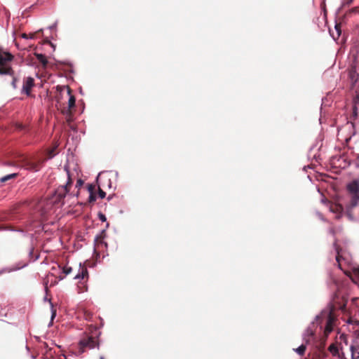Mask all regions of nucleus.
Returning a JSON list of instances; mask_svg holds the SVG:
<instances>
[{
	"label": "nucleus",
	"instance_id": "nucleus-5",
	"mask_svg": "<svg viewBox=\"0 0 359 359\" xmlns=\"http://www.w3.org/2000/svg\"><path fill=\"white\" fill-rule=\"evenodd\" d=\"M56 89L57 92L59 93V95H56L57 102H60L62 93L66 92L67 95L69 96L68 107L71 109L74 108L75 107L76 99L75 97L72 95L71 88L68 86H57Z\"/></svg>",
	"mask_w": 359,
	"mask_h": 359
},
{
	"label": "nucleus",
	"instance_id": "nucleus-9",
	"mask_svg": "<svg viewBox=\"0 0 359 359\" xmlns=\"http://www.w3.org/2000/svg\"><path fill=\"white\" fill-rule=\"evenodd\" d=\"M106 237V231L105 230H102L100 233L95 238L94 241V250L97 252L101 246L104 245L107 247V244L104 242V238Z\"/></svg>",
	"mask_w": 359,
	"mask_h": 359
},
{
	"label": "nucleus",
	"instance_id": "nucleus-30",
	"mask_svg": "<svg viewBox=\"0 0 359 359\" xmlns=\"http://www.w3.org/2000/svg\"><path fill=\"white\" fill-rule=\"evenodd\" d=\"M95 200H96V196H95L94 193L90 194L89 202L93 203V202L95 201Z\"/></svg>",
	"mask_w": 359,
	"mask_h": 359
},
{
	"label": "nucleus",
	"instance_id": "nucleus-37",
	"mask_svg": "<svg viewBox=\"0 0 359 359\" xmlns=\"http://www.w3.org/2000/svg\"><path fill=\"white\" fill-rule=\"evenodd\" d=\"M355 335H356V338H357V339H358V340H359V331H356V332H355Z\"/></svg>",
	"mask_w": 359,
	"mask_h": 359
},
{
	"label": "nucleus",
	"instance_id": "nucleus-39",
	"mask_svg": "<svg viewBox=\"0 0 359 359\" xmlns=\"http://www.w3.org/2000/svg\"><path fill=\"white\" fill-rule=\"evenodd\" d=\"M100 359H104L103 357H100Z\"/></svg>",
	"mask_w": 359,
	"mask_h": 359
},
{
	"label": "nucleus",
	"instance_id": "nucleus-29",
	"mask_svg": "<svg viewBox=\"0 0 359 359\" xmlns=\"http://www.w3.org/2000/svg\"><path fill=\"white\" fill-rule=\"evenodd\" d=\"M98 217L102 222H105L107 220L106 216L102 212L98 213Z\"/></svg>",
	"mask_w": 359,
	"mask_h": 359
},
{
	"label": "nucleus",
	"instance_id": "nucleus-25",
	"mask_svg": "<svg viewBox=\"0 0 359 359\" xmlns=\"http://www.w3.org/2000/svg\"><path fill=\"white\" fill-rule=\"evenodd\" d=\"M55 148L50 149L48 152V158H51L55 155Z\"/></svg>",
	"mask_w": 359,
	"mask_h": 359
},
{
	"label": "nucleus",
	"instance_id": "nucleus-4",
	"mask_svg": "<svg viewBox=\"0 0 359 359\" xmlns=\"http://www.w3.org/2000/svg\"><path fill=\"white\" fill-rule=\"evenodd\" d=\"M359 67V58L356 55H353L351 57V63L348 68V81L351 87L353 88L359 81V73L358 69Z\"/></svg>",
	"mask_w": 359,
	"mask_h": 359
},
{
	"label": "nucleus",
	"instance_id": "nucleus-8",
	"mask_svg": "<svg viewBox=\"0 0 359 359\" xmlns=\"http://www.w3.org/2000/svg\"><path fill=\"white\" fill-rule=\"evenodd\" d=\"M34 85V79L32 77L28 76L24 78L22 93L29 96L31 95L32 89Z\"/></svg>",
	"mask_w": 359,
	"mask_h": 359
},
{
	"label": "nucleus",
	"instance_id": "nucleus-1",
	"mask_svg": "<svg viewBox=\"0 0 359 359\" xmlns=\"http://www.w3.org/2000/svg\"><path fill=\"white\" fill-rule=\"evenodd\" d=\"M65 169L67 175V182L65 186L58 187L57 189L55 191L54 196L51 198L47 200L46 206L43 207L44 212H48L53 205L60 203L69 191V189L72 184V179L71 177L69 170L66 167Z\"/></svg>",
	"mask_w": 359,
	"mask_h": 359
},
{
	"label": "nucleus",
	"instance_id": "nucleus-21",
	"mask_svg": "<svg viewBox=\"0 0 359 359\" xmlns=\"http://www.w3.org/2000/svg\"><path fill=\"white\" fill-rule=\"evenodd\" d=\"M328 349L332 353V354L333 355H337L338 354V353H339V350H338L337 346L335 344H331L329 346Z\"/></svg>",
	"mask_w": 359,
	"mask_h": 359
},
{
	"label": "nucleus",
	"instance_id": "nucleus-19",
	"mask_svg": "<svg viewBox=\"0 0 359 359\" xmlns=\"http://www.w3.org/2000/svg\"><path fill=\"white\" fill-rule=\"evenodd\" d=\"M353 102L354 104L353 109V113L355 114H356V110H357L356 104H358L359 103V92H358L357 90H355V95L353 97Z\"/></svg>",
	"mask_w": 359,
	"mask_h": 359
},
{
	"label": "nucleus",
	"instance_id": "nucleus-31",
	"mask_svg": "<svg viewBox=\"0 0 359 359\" xmlns=\"http://www.w3.org/2000/svg\"><path fill=\"white\" fill-rule=\"evenodd\" d=\"M83 180L81 179H79L76 182V187L79 188L80 187H81L83 185Z\"/></svg>",
	"mask_w": 359,
	"mask_h": 359
},
{
	"label": "nucleus",
	"instance_id": "nucleus-2",
	"mask_svg": "<svg viewBox=\"0 0 359 359\" xmlns=\"http://www.w3.org/2000/svg\"><path fill=\"white\" fill-rule=\"evenodd\" d=\"M43 160H34L27 157H20L17 161H8L4 163L6 165L22 167L32 171H38L41 168Z\"/></svg>",
	"mask_w": 359,
	"mask_h": 359
},
{
	"label": "nucleus",
	"instance_id": "nucleus-33",
	"mask_svg": "<svg viewBox=\"0 0 359 359\" xmlns=\"http://www.w3.org/2000/svg\"><path fill=\"white\" fill-rule=\"evenodd\" d=\"M17 128L19 130H22L24 128V126H22V124H18Z\"/></svg>",
	"mask_w": 359,
	"mask_h": 359
},
{
	"label": "nucleus",
	"instance_id": "nucleus-3",
	"mask_svg": "<svg viewBox=\"0 0 359 359\" xmlns=\"http://www.w3.org/2000/svg\"><path fill=\"white\" fill-rule=\"evenodd\" d=\"M13 59V55L0 46V75H13L14 71L11 65Z\"/></svg>",
	"mask_w": 359,
	"mask_h": 359
},
{
	"label": "nucleus",
	"instance_id": "nucleus-32",
	"mask_svg": "<svg viewBox=\"0 0 359 359\" xmlns=\"http://www.w3.org/2000/svg\"><path fill=\"white\" fill-rule=\"evenodd\" d=\"M88 191H89L90 194H91V193H93L94 189H95V187L93 184H88Z\"/></svg>",
	"mask_w": 359,
	"mask_h": 359
},
{
	"label": "nucleus",
	"instance_id": "nucleus-20",
	"mask_svg": "<svg viewBox=\"0 0 359 359\" xmlns=\"http://www.w3.org/2000/svg\"><path fill=\"white\" fill-rule=\"evenodd\" d=\"M330 210L334 212H341L343 210V208L341 205H332Z\"/></svg>",
	"mask_w": 359,
	"mask_h": 359
},
{
	"label": "nucleus",
	"instance_id": "nucleus-7",
	"mask_svg": "<svg viewBox=\"0 0 359 359\" xmlns=\"http://www.w3.org/2000/svg\"><path fill=\"white\" fill-rule=\"evenodd\" d=\"M332 301L333 306L336 309L344 310L346 308L348 299L339 290H337L333 296Z\"/></svg>",
	"mask_w": 359,
	"mask_h": 359
},
{
	"label": "nucleus",
	"instance_id": "nucleus-14",
	"mask_svg": "<svg viewBox=\"0 0 359 359\" xmlns=\"http://www.w3.org/2000/svg\"><path fill=\"white\" fill-rule=\"evenodd\" d=\"M71 109H72L69 107H64L61 111L62 113L65 116L67 122L69 123L72 121V113Z\"/></svg>",
	"mask_w": 359,
	"mask_h": 359
},
{
	"label": "nucleus",
	"instance_id": "nucleus-28",
	"mask_svg": "<svg viewBox=\"0 0 359 359\" xmlns=\"http://www.w3.org/2000/svg\"><path fill=\"white\" fill-rule=\"evenodd\" d=\"M98 195L101 198H104L106 196V193L103 190H102L100 188H99Z\"/></svg>",
	"mask_w": 359,
	"mask_h": 359
},
{
	"label": "nucleus",
	"instance_id": "nucleus-17",
	"mask_svg": "<svg viewBox=\"0 0 359 359\" xmlns=\"http://www.w3.org/2000/svg\"><path fill=\"white\" fill-rule=\"evenodd\" d=\"M334 248L337 252L336 260L338 263H339L340 259L341 258V252L342 249L339 245H338V244L337 243V241H335L334 243Z\"/></svg>",
	"mask_w": 359,
	"mask_h": 359
},
{
	"label": "nucleus",
	"instance_id": "nucleus-27",
	"mask_svg": "<svg viewBox=\"0 0 359 359\" xmlns=\"http://www.w3.org/2000/svg\"><path fill=\"white\" fill-rule=\"evenodd\" d=\"M11 76L13 77V81L11 82V85H12L13 88L15 89V88H17L18 79L14 76V74Z\"/></svg>",
	"mask_w": 359,
	"mask_h": 359
},
{
	"label": "nucleus",
	"instance_id": "nucleus-26",
	"mask_svg": "<svg viewBox=\"0 0 359 359\" xmlns=\"http://www.w3.org/2000/svg\"><path fill=\"white\" fill-rule=\"evenodd\" d=\"M335 30L337 32V36L339 37L341 34V25L339 24H336L335 27Z\"/></svg>",
	"mask_w": 359,
	"mask_h": 359
},
{
	"label": "nucleus",
	"instance_id": "nucleus-18",
	"mask_svg": "<svg viewBox=\"0 0 359 359\" xmlns=\"http://www.w3.org/2000/svg\"><path fill=\"white\" fill-rule=\"evenodd\" d=\"M18 175V173L15 172L12 174L7 175L6 176L2 177L0 179L1 182H6L10 180L15 179Z\"/></svg>",
	"mask_w": 359,
	"mask_h": 359
},
{
	"label": "nucleus",
	"instance_id": "nucleus-16",
	"mask_svg": "<svg viewBox=\"0 0 359 359\" xmlns=\"http://www.w3.org/2000/svg\"><path fill=\"white\" fill-rule=\"evenodd\" d=\"M359 201V194H354L352 196L349 203V208H354L358 205Z\"/></svg>",
	"mask_w": 359,
	"mask_h": 359
},
{
	"label": "nucleus",
	"instance_id": "nucleus-36",
	"mask_svg": "<svg viewBox=\"0 0 359 359\" xmlns=\"http://www.w3.org/2000/svg\"><path fill=\"white\" fill-rule=\"evenodd\" d=\"M22 37L25 38V39H27L28 38L27 34H25V33L22 34Z\"/></svg>",
	"mask_w": 359,
	"mask_h": 359
},
{
	"label": "nucleus",
	"instance_id": "nucleus-12",
	"mask_svg": "<svg viewBox=\"0 0 359 359\" xmlns=\"http://www.w3.org/2000/svg\"><path fill=\"white\" fill-rule=\"evenodd\" d=\"M76 279H81V280H88V272L87 268L85 266H82L81 268V271L75 276Z\"/></svg>",
	"mask_w": 359,
	"mask_h": 359
},
{
	"label": "nucleus",
	"instance_id": "nucleus-24",
	"mask_svg": "<svg viewBox=\"0 0 359 359\" xmlns=\"http://www.w3.org/2000/svg\"><path fill=\"white\" fill-rule=\"evenodd\" d=\"M72 271V268L71 266H65L62 268V273L65 275H68V274L71 273Z\"/></svg>",
	"mask_w": 359,
	"mask_h": 359
},
{
	"label": "nucleus",
	"instance_id": "nucleus-38",
	"mask_svg": "<svg viewBox=\"0 0 359 359\" xmlns=\"http://www.w3.org/2000/svg\"><path fill=\"white\" fill-rule=\"evenodd\" d=\"M330 232H331L333 235H334V233H335L334 230L333 229H330Z\"/></svg>",
	"mask_w": 359,
	"mask_h": 359
},
{
	"label": "nucleus",
	"instance_id": "nucleus-22",
	"mask_svg": "<svg viewBox=\"0 0 359 359\" xmlns=\"http://www.w3.org/2000/svg\"><path fill=\"white\" fill-rule=\"evenodd\" d=\"M306 346L302 344L300 346H299L297 348L295 349V351L300 355H303L306 351Z\"/></svg>",
	"mask_w": 359,
	"mask_h": 359
},
{
	"label": "nucleus",
	"instance_id": "nucleus-23",
	"mask_svg": "<svg viewBox=\"0 0 359 359\" xmlns=\"http://www.w3.org/2000/svg\"><path fill=\"white\" fill-rule=\"evenodd\" d=\"M83 318L86 320L90 321V320H92V318H93V313L89 311L85 310L83 311Z\"/></svg>",
	"mask_w": 359,
	"mask_h": 359
},
{
	"label": "nucleus",
	"instance_id": "nucleus-34",
	"mask_svg": "<svg viewBox=\"0 0 359 359\" xmlns=\"http://www.w3.org/2000/svg\"><path fill=\"white\" fill-rule=\"evenodd\" d=\"M355 275L358 276V278H359V268L357 269L355 271Z\"/></svg>",
	"mask_w": 359,
	"mask_h": 359
},
{
	"label": "nucleus",
	"instance_id": "nucleus-13",
	"mask_svg": "<svg viewBox=\"0 0 359 359\" xmlns=\"http://www.w3.org/2000/svg\"><path fill=\"white\" fill-rule=\"evenodd\" d=\"M34 55L36 56L38 61L42 65L43 67L46 68L48 65V60H47L46 57L41 53H35Z\"/></svg>",
	"mask_w": 359,
	"mask_h": 359
},
{
	"label": "nucleus",
	"instance_id": "nucleus-6",
	"mask_svg": "<svg viewBox=\"0 0 359 359\" xmlns=\"http://www.w3.org/2000/svg\"><path fill=\"white\" fill-rule=\"evenodd\" d=\"M99 346V342L96 337H86L79 341V348L83 353L86 348H94Z\"/></svg>",
	"mask_w": 359,
	"mask_h": 359
},
{
	"label": "nucleus",
	"instance_id": "nucleus-11",
	"mask_svg": "<svg viewBox=\"0 0 359 359\" xmlns=\"http://www.w3.org/2000/svg\"><path fill=\"white\" fill-rule=\"evenodd\" d=\"M347 189L353 195L359 194V182L356 180L353 181L348 185Z\"/></svg>",
	"mask_w": 359,
	"mask_h": 359
},
{
	"label": "nucleus",
	"instance_id": "nucleus-15",
	"mask_svg": "<svg viewBox=\"0 0 359 359\" xmlns=\"http://www.w3.org/2000/svg\"><path fill=\"white\" fill-rule=\"evenodd\" d=\"M351 358L352 359L359 358V346L352 344L351 346Z\"/></svg>",
	"mask_w": 359,
	"mask_h": 359
},
{
	"label": "nucleus",
	"instance_id": "nucleus-35",
	"mask_svg": "<svg viewBox=\"0 0 359 359\" xmlns=\"http://www.w3.org/2000/svg\"><path fill=\"white\" fill-rule=\"evenodd\" d=\"M55 314H56V311H55V310L53 311V313H52V319L55 318Z\"/></svg>",
	"mask_w": 359,
	"mask_h": 359
},
{
	"label": "nucleus",
	"instance_id": "nucleus-10",
	"mask_svg": "<svg viewBox=\"0 0 359 359\" xmlns=\"http://www.w3.org/2000/svg\"><path fill=\"white\" fill-rule=\"evenodd\" d=\"M334 321V317L333 316L332 313L330 312L326 320V325L325 327V334H329L332 331Z\"/></svg>",
	"mask_w": 359,
	"mask_h": 359
}]
</instances>
